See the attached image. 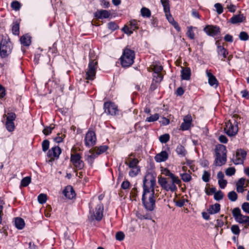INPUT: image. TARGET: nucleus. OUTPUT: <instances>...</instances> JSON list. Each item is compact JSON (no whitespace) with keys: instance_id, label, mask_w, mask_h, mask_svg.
I'll return each instance as SVG.
<instances>
[{"instance_id":"a878e982","label":"nucleus","mask_w":249,"mask_h":249,"mask_svg":"<svg viewBox=\"0 0 249 249\" xmlns=\"http://www.w3.org/2000/svg\"><path fill=\"white\" fill-rule=\"evenodd\" d=\"M181 78L183 80H189L191 75V70L189 68H182L181 71Z\"/></svg>"},{"instance_id":"4468645a","label":"nucleus","mask_w":249,"mask_h":249,"mask_svg":"<svg viewBox=\"0 0 249 249\" xmlns=\"http://www.w3.org/2000/svg\"><path fill=\"white\" fill-rule=\"evenodd\" d=\"M249 180H246L245 178H240L236 184V190L238 193H242L245 190V188L248 185Z\"/></svg>"},{"instance_id":"052dcab7","label":"nucleus","mask_w":249,"mask_h":249,"mask_svg":"<svg viewBox=\"0 0 249 249\" xmlns=\"http://www.w3.org/2000/svg\"><path fill=\"white\" fill-rule=\"evenodd\" d=\"M124 234L122 231L117 232L116 234V239L119 241H122L124 239Z\"/></svg>"},{"instance_id":"0eeeda50","label":"nucleus","mask_w":249,"mask_h":249,"mask_svg":"<svg viewBox=\"0 0 249 249\" xmlns=\"http://www.w3.org/2000/svg\"><path fill=\"white\" fill-rule=\"evenodd\" d=\"M104 108L105 112L107 114L115 116L119 114L118 107L112 102H105Z\"/></svg>"},{"instance_id":"c9c22d12","label":"nucleus","mask_w":249,"mask_h":249,"mask_svg":"<svg viewBox=\"0 0 249 249\" xmlns=\"http://www.w3.org/2000/svg\"><path fill=\"white\" fill-rule=\"evenodd\" d=\"M160 2L163 7L164 12H170V6L168 0H160Z\"/></svg>"},{"instance_id":"0e129e2a","label":"nucleus","mask_w":249,"mask_h":249,"mask_svg":"<svg viewBox=\"0 0 249 249\" xmlns=\"http://www.w3.org/2000/svg\"><path fill=\"white\" fill-rule=\"evenodd\" d=\"M107 26L108 28L112 31L115 30L118 28V25L113 22H109L107 24Z\"/></svg>"},{"instance_id":"393cba45","label":"nucleus","mask_w":249,"mask_h":249,"mask_svg":"<svg viewBox=\"0 0 249 249\" xmlns=\"http://www.w3.org/2000/svg\"><path fill=\"white\" fill-rule=\"evenodd\" d=\"M139 163V160L137 159H133L132 160L130 158H128L125 160L124 163L128 165L130 168H135L137 167H139L138 166V164Z\"/></svg>"},{"instance_id":"c85d7f7f","label":"nucleus","mask_w":249,"mask_h":249,"mask_svg":"<svg viewBox=\"0 0 249 249\" xmlns=\"http://www.w3.org/2000/svg\"><path fill=\"white\" fill-rule=\"evenodd\" d=\"M15 224L16 227L18 229H22L25 225L24 221L23 219L17 217L15 220Z\"/></svg>"},{"instance_id":"3c124183","label":"nucleus","mask_w":249,"mask_h":249,"mask_svg":"<svg viewBox=\"0 0 249 249\" xmlns=\"http://www.w3.org/2000/svg\"><path fill=\"white\" fill-rule=\"evenodd\" d=\"M238 117L236 115H233L231 119H230L229 120V123L231 124H238L240 123V122L238 121Z\"/></svg>"},{"instance_id":"39448f33","label":"nucleus","mask_w":249,"mask_h":249,"mask_svg":"<svg viewBox=\"0 0 249 249\" xmlns=\"http://www.w3.org/2000/svg\"><path fill=\"white\" fill-rule=\"evenodd\" d=\"M232 213L236 222L240 224H246L245 228L249 227V216L242 214L239 208H234L232 210Z\"/></svg>"},{"instance_id":"a18cd8bd","label":"nucleus","mask_w":249,"mask_h":249,"mask_svg":"<svg viewBox=\"0 0 249 249\" xmlns=\"http://www.w3.org/2000/svg\"><path fill=\"white\" fill-rule=\"evenodd\" d=\"M231 231L232 232L235 234L238 235L240 232V230L239 229V226L237 225H232L231 227Z\"/></svg>"},{"instance_id":"2f4dec72","label":"nucleus","mask_w":249,"mask_h":249,"mask_svg":"<svg viewBox=\"0 0 249 249\" xmlns=\"http://www.w3.org/2000/svg\"><path fill=\"white\" fill-rule=\"evenodd\" d=\"M176 151L178 155L182 157L185 156L187 153L184 147L181 145H178L177 146Z\"/></svg>"},{"instance_id":"a211bd4d","label":"nucleus","mask_w":249,"mask_h":249,"mask_svg":"<svg viewBox=\"0 0 249 249\" xmlns=\"http://www.w3.org/2000/svg\"><path fill=\"white\" fill-rule=\"evenodd\" d=\"M168 154L165 151H162L157 154L155 157V160L158 162H161L166 160L168 158Z\"/></svg>"},{"instance_id":"5fc2aeb1","label":"nucleus","mask_w":249,"mask_h":249,"mask_svg":"<svg viewBox=\"0 0 249 249\" xmlns=\"http://www.w3.org/2000/svg\"><path fill=\"white\" fill-rule=\"evenodd\" d=\"M184 123L182 124H191L192 118L190 115H187L184 117L183 119Z\"/></svg>"},{"instance_id":"473e14b6","label":"nucleus","mask_w":249,"mask_h":249,"mask_svg":"<svg viewBox=\"0 0 249 249\" xmlns=\"http://www.w3.org/2000/svg\"><path fill=\"white\" fill-rule=\"evenodd\" d=\"M162 174L168 177V178H171L172 179H176V181H178V177L176 176L174 174L172 173L169 170L167 169H165L163 171Z\"/></svg>"},{"instance_id":"680f3d73","label":"nucleus","mask_w":249,"mask_h":249,"mask_svg":"<svg viewBox=\"0 0 249 249\" xmlns=\"http://www.w3.org/2000/svg\"><path fill=\"white\" fill-rule=\"evenodd\" d=\"M165 16L166 17V18L168 20V21L172 24L174 23L175 21L174 20L173 18L172 17V15L170 14V12H165Z\"/></svg>"},{"instance_id":"f03ea898","label":"nucleus","mask_w":249,"mask_h":249,"mask_svg":"<svg viewBox=\"0 0 249 249\" xmlns=\"http://www.w3.org/2000/svg\"><path fill=\"white\" fill-rule=\"evenodd\" d=\"M158 182L166 191L175 192L177 190L176 184L180 185L181 180L178 178V181L171 178H159Z\"/></svg>"},{"instance_id":"6e6d98bb","label":"nucleus","mask_w":249,"mask_h":249,"mask_svg":"<svg viewBox=\"0 0 249 249\" xmlns=\"http://www.w3.org/2000/svg\"><path fill=\"white\" fill-rule=\"evenodd\" d=\"M137 189L136 188L134 187L132 189L130 192V197L132 200H136L137 196Z\"/></svg>"},{"instance_id":"423d86ee","label":"nucleus","mask_w":249,"mask_h":249,"mask_svg":"<svg viewBox=\"0 0 249 249\" xmlns=\"http://www.w3.org/2000/svg\"><path fill=\"white\" fill-rule=\"evenodd\" d=\"M97 62L94 60L90 61L89 64V68L86 72V78L88 80H93L95 77Z\"/></svg>"},{"instance_id":"69168bd1","label":"nucleus","mask_w":249,"mask_h":249,"mask_svg":"<svg viewBox=\"0 0 249 249\" xmlns=\"http://www.w3.org/2000/svg\"><path fill=\"white\" fill-rule=\"evenodd\" d=\"M54 128V127H50V126H47L46 127H45L43 130V133L45 135H48L49 134H50L51 132H52V130Z\"/></svg>"},{"instance_id":"37998d69","label":"nucleus","mask_w":249,"mask_h":249,"mask_svg":"<svg viewBox=\"0 0 249 249\" xmlns=\"http://www.w3.org/2000/svg\"><path fill=\"white\" fill-rule=\"evenodd\" d=\"M181 177V179L184 182H189L191 180L192 177L190 174L189 173H183L180 174Z\"/></svg>"},{"instance_id":"9b49d317","label":"nucleus","mask_w":249,"mask_h":249,"mask_svg":"<svg viewBox=\"0 0 249 249\" xmlns=\"http://www.w3.org/2000/svg\"><path fill=\"white\" fill-rule=\"evenodd\" d=\"M81 157L79 154H72L71 161L73 166L77 169L80 170L84 167V162L81 159Z\"/></svg>"},{"instance_id":"5701e85b","label":"nucleus","mask_w":249,"mask_h":249,"mask_svg":"<svg viewBox=\"0 0 249 249\" xmlns=\"http://www.w3.org/2000/svg\"><path fill=\"white\" fill-rule=\"evenodd\" d=\"M220 210V205L218 203H215L213 205H211L207 209V212L210 214H213L219 212Z\"/></svg>"},{"instance_id":"603ef678","label":"nucleus","mask_w":249,"mask_h":249,"mask_svg":"<svg viewBox=\"0 0 249 249\" xmlns=\"http://www.w3.org/2000/svg\"><path fill=\"white\" fill-rule=\"evenodd\" d=\"M239 38L241 40L246 41L249 39V36L246 32H241L239 34Z\"/></svg>"},{"instance_id":"bf43d9fd","label":"nucleus","mask_w":249,"mask_h":249,"mask_svg":"<svg viewBox=\"0 0 249 249\" xmlns=\"http://www.w3.org/2000/svg\"><path fill=\"white\" fill-rule=\"evenodd\" d=\"M210 176V174L209 173L206 171H204L202 175L203 180L205 182H208L209 181Z\"/></svg>"},{"instance_id":"c03bdc74","label":"nucleus","mask_w":249,"mask_h":249,"mask_svg":"<svg viewBox=\"0 0 249 249\" xmlns=\"http://www.w3.org/2000/svg\"><path fill=\"white\" fill-rule=\"evenodd\" d=\"M193 29V27L192 26L188 27V31L186 33L187 36L191 39H193L195 38V34Z\"/></svg>"},{"instance_id":"a19ab883","label":"nucleus","mask_w":249,"mask_h":249,"mask_svg":"<svg viewBox=\"0 0 249 249\" xmlns=\"http://www.w3.org/2000/svg\"><path fill=\"white\" fill-rule=\"evenodd\" d=\"M89 153L90 155L88 156V160H93L99 155L97 154V152L95 151L94 149L89 150Z\"/></svg>"},{"instance_id":"aec40b11","label":"nucleus","mask_w":249,"mask_h":249,"mask_svg":"<svg viewBox=\"0 0 249 249\" xmlns=\"http://www.w3.org/2000/svg\"><path fill=\"white\" fill-rule=\"evenodd\" d=\"M63 194L66 197L71 199L75 196V193L72 188L71 186L66 187L63 191Z\"/></svg>"},{"instance_id":"f3484780","label":"nucleus","mask_w":249,"mask_h":249,"mask_svg":"<svg viewBox=\"0 0 249 249\" xmlns=\"http://www.w3.org/2000/svg\"><path fill=\"white\" fill-rule=\"evenodd\" d=\"M215 156H222L227 157V150L225 146L222 144H218L215 146Z\"/></svg>"},{"instance_id":"bb28decb","label":"nucleus","mask_w":249,"mask_h":249,"mask_svg":"<svg viewBox=\"0 0 249 249\" xmlns=\"http://www.w3.org/2000/svg\"><path fill=\"white\" fill-rule=\"evenodd\" d=\"M3 117H6V122L5 124H14V121L16 118V115L14 113H8L7 115L4 114Z\"/></svg>"},{"instance_id":"49530a36","label":"nucleus","mask_w":249,"mask_h":249,"mask_svg":"<svg viewBox=\"0 0 249 249\" xmlns=\"http://www.w3.org/2000/svg\"><path fill=\"white\" fill-rule=\"evenodd\" d=\"M159 118V114L156 113L154 115L150 116L149 117H147L146 119V121L148 122H153L155 121H157Z\"/></svg>"},{"instance_id":"7ed1b4c3","label":"nucleus","mask_w":249,"mask_h":249,"mask_svg":"<svg viewBox=\"0 0 249 249\" xmlns=\"http://www.w3.org/2000/svg\"><path fill=\"white\" fill-rule=\"evenodd\" d=\"M135 58V53L132 50L125 48L121 57V62L123 67H128L132 65Z\"/></svg>"},{"instance_id":"9d476101","label":"nucleus","mask_w":249,"mask_h":249,"mask_svg":"<svg viewBox=\"0 0 249 249\" xmlns=\"http://www.w3.org/2000/svg\"><path fill=\"white\" fill-rule=\"evenodd\" d=\"M203 30L207 35L212 36H217L220 33V29L216 25H206Z\"/></svg>"},{"instance_id":"412c9836","label":"nucleus","mask_w":249,"mask_h":249,"mask_svg":"<svg viewBox=\"0 0 249 249\" xmlns=\"http://www.w3.org/2000/svg\"><path fill=\"white\" fill-rule=\"evenodd\" d=\"M246 20V17L243 14H239L233 16L230 19V22L232 24L241 23Z\"/></svg>"},{"instance_id":"1a4fd4ad","label":"nucleus","mask_w":249,"mask_h":249,"mask_svg":"<svg viewBox=\"0 0 249 249\" xmlns=\"http://www.w3.org/2000/svg\"><path fill=\"white\" fill-rule=\"evenodd\" d=\"M104 207L101 204H98L95 208V211L91 213L90 218L93 220L100 221L103 216Z\"/></svg>"},{"instance_id":"58836bf2","label":"nucleus","mask_w":249,"mask_h":249,"mask_svg":"<svg viewBox=\"0 0 249 249\" xmlns=\"http://www.w3.org/2000/svg\"><path fill=\"white\" fill-rule=\"evenodd\" d=\"M228 197L231 201H235L237 199V195L234 191H231L228 193Z\"/></svg>"},{"instance_id":"338daca9","label":"nucleus","mask_w":249,"mask_h":249,"mask_svg":"<svg viewBox=\"0 0 249 249\" xmlns=\"http://www.w3.org/2000/svg\"><path fill=\"white\" fill-rule=\"evenodd\" d=\"M129 187H130V183L127 180L124 181L121 184L122 188L124 190H126V189H129Z\"/></svg>"},{"instance_id":"c756f323","label":"nucleus","mask_w":249,"mask_h":249,"mask_svg":"<svg viewBox=\"0 0 249 249\" xmlns=\"http://www.w3.org/2000/svg\"><path fill=\"white\" fill-rule=\"evenodd\" d=\"M217 53L219 55L223 56V58H222L221 60L223 61L224 60V58L226 57L228 53L226 50L225 49L224 47L221 46H218Z\"/></svg>"},{"instance_id":"ddd939ff","label":"nucleus","mask_w":249,"mask_h":249,"mask_svg":"<svg viewBox=\"0 0 249 249\" xmlns=\"http://www.w3.org/2000/svg\"><path fill=\"white\" fill-rule=\"evenodd\" d=\"M162 70V67L157 65L153 66V71L154 72V81H155L156 83H160L161 81L163 78V75L161 73V71Z\"/></svg>"},{"instance_id":"6ab92c4d","label":"nucleus","mask_w":249,"mask_h":249,"mask_svg":"<svg viewBox=\"0 0 249 249\" xmlns=\"http://www.w3.org/2000/svg\"><path fill=\"white\" fill-rule=\"evenodd\" d=\"M110 16V12L105 10H98L94 13L95 17L100 19L107 18H108Z\"/></svg>"},{"instance_id":"de8ad7c7","label":"nucleus","mask_w":249,"mask_h":249,"mask_svg":"<svg viewBox=\"0 0 249 249\" xmlns=\"http://www.w3.org/2000/svg\"><path fill=\"white\" fill-rule=\"evenodd\" d=\"M235 169L234 167H229L226 169L225 174L227 176H231L235 174Z\"/></svg>"},{"instance_id":"79ce46f5","label":"nucleus","mask_w":249,"mask_h":249,"mask_svg":"<svg viewBox=\"0 0 249 249\" xmlns=\"http://www.w3.org/2000/svg\"><path fill=\"white\" fill-rule=\"evenodd\" d=\"M169 135L168 134H165L160 136L159 140L161 143H166L169 140Z\"/></svg>"},{"instance_id":"72a5a7b5","label":"nucleus","mask_w":249,"mask_h":249,"mask_svg":"<svg viewBox=\"0 0 249 249\" xmlns=\"http://www.w3.org/2000/svg\"><path fill=\"white\" fill-rule=\"evenodd\" d=\"M141 13L143 17L149 18L151 16L150 10L146 7H142L141 9Z\"/></svg>"},{"instance_id":"8fccbe9b","label":"nucleus","mask_w":249,"mask_h":249,"mask_svg":"<svg viewBox=\"0 0 249 249\" xmlns=\"http://www.w3.org/2000/svg\"><path fill=\"white\" fill-rule=\"evenodd\" d=\"M223 198V194L221 191L219 190L214 194V198L216 200H219Z\"/></svg>"},{"instance_id":"b1692460","label":"nucleus","mask_w":249,"mask_h":249,"mask_svg":"<svg viewBox=\"0 0 249 249\" xmlns=\"http://www.w3.org/2000/svg\"><path fill=\"white\" fill-rule=\"evenodd\" d=\"M227 161V157L215 156L214 164L216 166H220L225 164Z\"/></svg>"},{"instance_id":"20e7f679","label":"nucleus","mask_w":249,"mask_h":249,"mask_svg":"<svg viewBox=\"0 0 249 249\" xmlns=\"http://www.w3.org/2000/svg\"><path fill=\"white\" fill-rule=\"evenodd\" d=\"M12 47V43L9 39H2L0 43V56L1 57L5 58L10 54Z\"/></svg>"},{"instance_id":"13d9d810","label":"nucleus","mask_w":249,"mask_h":249,"mask_svg":"<svg viewBox=\"0 0 249 249\" xmlns=\"http://www.w3.org/2000/svg\"><path fill=\"white\" fill-rule=\"evenodd\" d=\"M42 150L43 151H46L49 147V141L45 140H44L42 143Z\"/></svg>"},{"instance_id":"4be33fe9","label":"nucleus","mask_w":249,"mask_h":249,"mask_svg":"<svg viewBox=\"0 0 249 249\" xmlns=\"http://www.w3.org/2000/svg\"><path fill=\"white\" fill-rule=\"evenodd\" d=\"M206 74L208 77V83L212 86L215 85L216 87L218 85V81L215 76L209 71H206Z\"/></svg>"},{"instance_id":"4c0bfd02","label":"nucleus","mask_w":249,"mask_h":249,"mask_svg":"<svg viewBox=\"0 0 249 249\" xmlns=\"http://www.w3.org/2000/svg\"><path fill=\"white\" fill-rule=\"evenodd\" d=\"M31 178L30 177H26L23 178L20 183L21 187H26L27 186L29 183L31 182Z\"/></svg>"},{"instance_id":"ea45409f","label":"nucleus","mask_w":249,"mask_h":249,"mask_svg":"<svg viewBox=\"0 0 249 249\" xmlns=\"http://www.w3.org/2000/svg\"><path fill=\"white\" fill-rule=\"evenodd\" d=\"M37 199L39 203H45L47 200V195L44 194H41L38 196Z\"/></svg>"},{"instance_id":"cd10ccee","label":"nucleus","mask_w":249,"mask_h":249,"mask_svg":"<svg viewBox=\"0 0 249 249\" xmlns=\"http://www.w3.org/2000/svg\"><path fill=\"white\" fill-rule=\"evenodd\" d=\"M20 41L23 45L28 46L31 44V37L29 36L24 35L20 37Z\"/></svg>"},{"instance_id":"774afa93","label":"nucleus","mask_w":249,"mask_h":249,"mask_svg":"<svg viewBox=\"0 0 249 249\" xmlns=\"http://www.w3.org/2000/svg\"><path fill=\"white\" fill-rule=\"evenodd\" d=\"M123 30L125 33L129 35L133 33L132 31L130 29L128 25H125L123 28Z\"/></svg>"},{"instance_id":"6e6552de","label":"nucleus","mask_w":249,"mask_h":249,"mask_svg":"<svg viewBox=\"0 0 249 249\" xmlns=\"http://www.w3.org/2000/svg\"><path fill=\"white\" fill-rule=\"evenodd\" d=\"M96 140L95 132L89 130L86 134L85 138V145L89 147L93 146L96 144Z\"/></svg>"},{"instance_id":"e433bc0d","label":"nucleus","mask_w":249,"mask_h":249,"mask_svg":"<svg viewBox=\"0 0 249 249\" xmlns=\"http://www.w3.org/2000/svg\"><path fill=\"white\" fill-rule=\"evenodd\" d=\"M131 170L129 172V175L133 177L137 176L140 172V168L139 167L130 168Z\"/></svg>"},{"instance_id":"f257e3e1","label":"nucleus","mask_w":249,"mask_h":249,"mask_svg":"<svg viewBox=\"0 0 249 249\" xmlns=\"http://www.w3.org/2000/svg\"><path fill=\"white\" fill-rule=\"evenodd\" d=\"M155 185L156 180L151 175H147L145 177L143 181V192L142 201L145 208L149 211H152L155 204L154 198Z\"/></svg>"},{"instance_id":"f8f14e48","label":"nucleus","mask_w":249,"mask_h":249,"mask_svg":"<svg viewBox=\"0 0 249 249\" xmlns=\"http://www.w3.org/2000/svg\"><path fill=\"white\" fill-rule=\"evenodd\" d=\"M247 155L246 152L241 149H238L236 152L235 158L233 160L235 164H243Z\"/></svg>"},{"instance_id":"e2e57ef3","label":"nucleus","mask_w":249,"mask_h":249,"mask_svg":"<svg viewBox=\"0 0 249 249\" xmlns=\"http://www.w3.org/2000/svg\"><path fill=\"white\" fill-rule=\"evenodd\" d=\"M242 209L245 212L249 214V203H243L242 205Z\"/></svg>"},{"instance_id":"2eb2a0df","label":"nucleus","mask_w":249,"mask_h":249,"mask_svg":"<svg viewBox=\"0 0 249 249\" xmlns=\"http://www.w3.org/2000/svg\"><path fill=\"white\" fill-rule=\"evenodd\" d=\"M61 152V149L58 146H55L50 149L47 156L51 158L50 162H52L55 158H58Z\"/></svg>"},{"instance_id":"7c9ffc66","label":"nucleus","mask_w":249,"mask_h":249,"mask_svg":"<svg viewBox=\"0 0 249 249\" xmlns=\"http://www.w3.org/2000/svg\"><path fill=\"white\" fill-rule=\"evenodd\" d=\"M139 21H137L136 20L133 19L131 20L128 25L130 27V29L132 31H135L139 28V25H138Z\"/></svg>"},{"instance_id":"4d7b16f0","label":"nucleus","mask_w":249,"mask_h":249,"mask_svg":"<svg viewBox=\"0 0 249 249\" xmlns=\"http://www.w3.org/2000/svg\"><path fill=\"white\" fill-rule=\"evenodd\" d=\"M214 7L216 9V12L218 14H221L223 12V9L222 5L219 3L214 4Z\"/></svg>"},{"instance_id":"864d4df0","label":"nucleus","mask_w":249,"mask_h":249,"mask_svg":"<svg viewBox=\"0 0 249 249\" xmlns=\"http://www.w3.org/2000/svg\"><path fill=\"white\" fill-rule=\"evenodd\" d=\"M11 7L13 9L18 11L20 8V4L18 1L15 0L12 2Z\"/></svg>"},{"instance_id":"09e8293b","label":"nucleus","mask_w":249,"mask_h":249,"mask_svg":"<svg viewBox=\"0 0 249 249\" xmlns=\"http://www.w3.org/2000/svg\"><path fill=\"white\" fill-rule=\"evenodd\" d=\"M19 24L18 23H15L12 27V32L13 34L15 35H18L19 34Z\"/></svg>"},{"instance_id":"f704fd0d","label":"nucleus","mask_w":249,"mask_h":249,"mask_svg":"<svg viewBox=\"0 0 249 249\" xmlns=\"http://www.w3.org/2000/svg\"><path fill=\"white\" fill-rule=\"evenodd\" d=\"M108 148V147L106 145H102L99 147H95L94 149L97 152V155H100L101 154L105 152Z\"/></svg>"},{"instance_id":"dca6fc26","label":"nucleus","mask_w":249,"mask_h":249,"mask_svg":"<svg viewBox=\"0 0 249 249\" xmlns=\"http://www.w3.org/2000/svg\"><path fill=\"white\" fill-rule=\"evenodd\" d=\"M224 130L228 136H234L238 131V125H226Z\"/></svg>"}]
</instances>
